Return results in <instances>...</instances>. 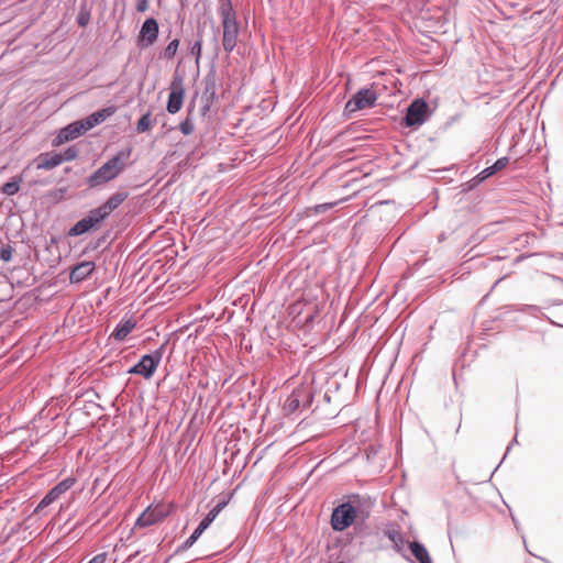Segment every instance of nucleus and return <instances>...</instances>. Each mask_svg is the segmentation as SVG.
<instances>
[{
    "label": "nucleus",
    "instance_id": "f257e3e1",
    "mask_svg": "<svg viewBox=\"0 0 563 563\" xmlns=\"http://www.w3.org/2000/svg\"><path fill=\"white\" fill-rule=\"evenodd\" d=\"M219 13L223 29L222 46L229 54L236 47L240 26L230 0H221Z\"/></svg>",
    "mask_w": 563,
    "mask_h": 563
},
{
    "label": "nucleus",
    "instance_id": "f03ea898",
    "mask_svg": "<svg viewBox=\"0 0 563 563\" xmlns=\"http://www.w3.org/2000/svg\"><path fill=\"white\" fill-rule=\"evenodd\" d=\"M129 154L124 155L123 152H120L111 157L87 178V185L90 188H96L115 179L124 170V157H128Z\"/></svg>",
    "mask_w": 563,
    "mask_h": 563
},
{
    "label": "nucleus",
    "instance_id": "7ed1b4c3",
    "mask_svg": "<svg viewBox=\"0 0 563 563\" xmlns=\"http://www.w3.org/2000/svg\"><path fill=\"white\" fill-rule=\"evenodd\" d=\"M163 347L156 350L151 354H145L141 357L139 363L132 366L128 373L136 374L143 376L145 379H150L154 373L156 372L161 361H162V352Z\"/></svg>",
    "mask_w": 563,
    "mask_h": 563
},
{
    "label": "nucleus",
    "instance_id": "20e7f679",
    "mask_svg": "<svg viewBox=\"0 0 563 563\" xmlns=\"http://www.w3.org/2000/svg\"><path fill=\"white\" fill-rule=\"evenodd\" d=\"M106 219V216L99 208L92 209L85 218L79 220L74 227L69 229L68 235L79 236L89 232L90 230H97Z\"/></svg>",
    "mask_w": 563,
    "mask_h": 563
},
{
    "label": "nucleus",
    "instance_id": "39448f33",
    "mask_svg": "<svg viewBox=\"0 0 563 563\" xmlns=\"http://www.w3.org/2000/svg\"><path fill=\"white\" fill-rule=\"evenodd\" d=\"M377 93L369 88L360 89L345 104V112L351 114L356 111L368 109L375 106Z\"/></svg>",
    "mask_w": 563,
    "mask_h": 563
},
{
    "label": "nucleus",
    "instance_id": "423d86ee",
    "mask_svg": "<svg viewBox=\"0 0 563 563\" xmlns=\"http://www.w3.org/2000/svg\"><path fill=\"white\" fill-rule=\"evenodd\" d=\"M356 517L355 508L350 503H344L334 508L331 516L332 529L343 531L350 527Z\"/></svg>",
    "mask_w": 563,
    "mask_h": 563
},
{
    "label": "nucleus",
    "instance_id": "0eeeda50",
    "mask_svg": "<svg viewBox=\"0 0 563 563\" xmlns=\"http://www.w3.org/2000/svg\"><path fill=\"white\" fill-rule=\"evenodd\" d=\"M184 95H185V88H184V79L181 76L176 75L172 82H170V92L168 96L167 101V111L170 114L177 113L184 103Z\"/></svg>",
    "mask_w": 563,
    "mask_h": 563
},
{
    "label": "nucleus",
    "instance_id": "6e6552de",
    "mask_svg": "<svg viewBox=\"0 0 563 563\" xmlns=\"http://www.w3.org/2000/svg\"><path fill=\"white\" fill-rule=\"evenodd\" d=\"M428 104L422 99L415 100L408 108L405 117V124L407 126H419L424 123L427 119Z\"/></svg>",
    "mask_w": 563,
    "mask_h": 563
},
{
    "label": "nucleus",
    "instance_id": "1a4fd4ad",
    "mask_svg": "<svg viewBox=\"0 0 563 563\" xmlns=\"http://www.w3.org/2000/svg\"><path fill=\"white\" fill-rule=\"evenodd\" d=\"M159 33V26L157 21L154 18L146 19L140 30L139 33V45L142 47H147L153 45Z\"/></svg>",
    "mask_w": 563,
    "mask_h": 563
},
{
    "label": "nucleus",
    "instance_id": "9d476101",
    "mask_svg": "<svg viewBox=\"0 0 563 563\" xmlns=\"http://www.w3.org/2000/svg\"><path fill=\"white\" fill-rule=\"evenodd\" d=\"M167 512L158 507L148 506L136 519L135 528H146L163 521L167 517Z\"/></svg>",
    "mask_w": 563,
    "mask_h": 563
},
{
    "label": "nucleus",
    "instance_id": "9b49d317",
    "mask_svg": "<svg viewBox=\"0 0 563 563\" xmlns=\"http://www.w3.org/2000/svg\"><path fill=\"white\" fill-rule=\"evenodd\" d=\"M82 134V125L76 121L59 130L53 140L54 146H59L65 142L71 141Z\"/></svg>",
    "mask_w": 563,
    "mask_h": 563
},
{
    "label": "nucleus",
    "instance_id": "f8f14e48",
    "mask_svg": "<svg viewBox=\"0 0 563 563\" xmlns=\"http://www.w3.org/2000/svg\"><path fill=\"white\" fill-rule=\"evenodd\" d=\"M95 269L93 262L85 261L74 266L69 279L71 283H80L89 277Z\"/></svg>",
    "mask_w": 563,
    "mask_h": 563
},
{
    "label": "nucleus",
    "instance_id": "ddd939ff",
    "mask_svg": "<svg viewBox=\"0 0 563 563\" xmlns=\"http://www.w3.org/2000/svg\"><path fill=\"white\" fill-rule=\"evenodd\" d=\"M508 163H509L508 157L498 158L492 166L486 167L475 178L472 179L473 185L471 186V188L476 186L477 184L482 183L486 178L493 176L498 170H501L503 168H505L508 165Z\"/></svg>",
    "mask_w": 563,
    "mask_h": 563
},
{
    "label": "nucleus",
    "instance_id": "4468645a",
    "mask_svg": "<svg viewBox=\"0 0 563 563\" xmlns=\"http://www.w3.org/2000/svg\"><path fill=\"white\" fill-rule=\"evenodd\" d=\"M136 327V322L132 318L124 317L115 327L111 336L117 341H124L126 336Z\"/></svg>",
    "mask_w": 563,
    "mask_h": 563
},
{
    "label": "nucleus",
    "instance_id": "2eb2a0df",
    "mask_svg": "<svg viewBox=\"0 0 563 563\" xmlns=\"http://www.w3.org/2000/svg\"><path fill=\"white\" fill-rule=\"evenodd\" d=\"M128 198V192L120 191L113 194L103 205L98 207L101 212L108 218L112 211L119 208Z\"/></svg>",
    "mask_w": 563,
    "mask_h": 563
},
{
    "label": "nucleus",
    "instance_id": "dca6fc26",
    "mask_svg": "<svg viewBox=\"0 0 563 563\" xmlns=\"http://www.w3.org/2000/svg\"><path fill=\"white\" fill-rule=\"evenodd\" d=\"M128 198V192L120 191L113 194L103 205L98 207L101 212L108 218L112 211L119 208Z\"/></svg>",
    "mask_w": 563,
    "mask_h": 563
},
{
    "label": "nucleus",
    "instance_id": "f3484780",
    "mask_svg": "<svg viewBox=\"0 0 563 563\" xmlns=\"http://www.w3.org/2000/svg\"><path fill=\"white\" fill-rule=\"evenodd\" d=\"M35 162L37 169L48 170L59 166L62 158H59V154L57 153H45L41 154Z\"/></svg>",
    "mask_w": 563,
    "mask_h": 563
},
{
    "label": "nucleus",
    "instance_id": "a211bd4d",
    "mask_svg": "<svg viewBox=\"0 0 563 563\" xmlns=\"http://www.w3.org/2000/svg\"><path fill=\"white\" fill-rule=\"evenodd\" d=\"M216 96V84L214 80L206 79L205 92L201 97V101L203 102L201 107L202 114H206L210 110L211 102Z\"/></svg>",
    "mask_w": 563,
    "mask_h": 563
},
{
    "label": "nucleus",
    "instance_id": "6ab92c4d",
    "mask_svg": "<svg viewBox=\"0 0 563 563\" xmlns=\"http://www.w3.org/2000/svg\"><path fill=\"white\" fill-rule=\"evenodd\" d=\"M409 549L419 563H431L429 552L422 543L412 541L409 543Z\"/></svg>",
    "mask_w": 563,
    "mask_h": 563
},
{
    "label": "nucleus",
    "instance_id": "aec40b11",
    "mask_svg": "<svg viewBox=\"0 0 563 563\" xmlns=\"http://www.w3.org/2000/svg\"><path fill=\"white\" fill-rule=\"evenodd\" d=\"M76 483L74 477H67L55 485L51 490V495H54L58 499L63 494L69 490Z\"/></svg>",
    "mask_w": 563,
    "mask_h": 563
},
{
    "label": "nucleus",
    "instance_id": "412c9836",
    "mask_svg": "<svg viewBox=\"0 0 563 563\" xmlns=\"http://www.w3.org/2000/svg\"><path fill=\"white\" fill-rule=\"evenodd\" d=\"M208 527L202 521H200V523L195 529V531L191 533V536L184 542L183 548L184 549L191 548L195 544V542L200 538V536L205 532V530Z\"/></svg>",
    "mask_w": 563,
    "mask_h": 563
},
{
    "label": "nucleus",
    "instance_id": "4be33fe9",
    "mask_svg": "<svg viewBox=\"0 0 563 563\" xmlns=\"http://www.w3.org/2000/svg\"><path fill=\"white\" fill-rule=\"evenodd\" d=\"M20 183L21 178L5 183L1 188L2 194L7 196L15 195L20 190Z\"/></svg>",
    "mask_w": 563,
    "mask_h": 563
},
{
    "label": "nucleus",
    "instance_id": "5701e85b",
    "mask_svg": "<svg viewBox=\"0 0 563 563\" xmlns=\"http://www.w3.org/2000/svg\"><path fill=\"white\" fill-rule=\"evenodd\" d=\"M225 503H219L216 507H213L208 515L201 520L207 527H209L212 521L217 518V516L220 514L222 508L224 507Z\"/></svg>",
    "mask_w": 563,
    "mask_h": 563
},
{
    "label": "nucleus",
    "instance_id": "b1692460",
    "mask_svg": "<svg viewBox=\"0 0 563 563\" xmlns=\"http://www.w3.org/2000/svg\"><path fill=\"white\" fill-rule=\"evenodd\" d=\"M151 125H152L151 113L146 112L139 120V122L136 124V130L139 133H143V132H146L151 128Z\"/></svg>",
    "mask_w": 563,
    "mask_h": 563
},
{
    "label": "nucleus",
    "instance_id": "393cba45",
    "mask_svg": "<svg viewBox=\"0 0 563 563\" xmlns=\"http://www.w3.org/2000/svg\"><path fill=\"white\" fill-rule=\"evenodd\" d=\"M58 154L59 158H62V163L69 162L78 156V150L75 146H69Z\"/></svg>",
    "mask_w": 563,
    "mask_h": 563
},
{
    "label": "nucleus",
    "instance_id": "a878e982",
    "mask_svg": "<svg viewBox=\"0 0 563 563\" xmlns=\"http://www.w3.org/2000/svg\"><path fill=\"white\" fill-rule=\"evenodd\" d=\"M113 113V110L111 108H106L100 111L93 112L92 121H95L97 124L102 123L108 117H110Z\"/></svg>",
    "mask_w": 563,
    "mask_h": 563
},
{
    "label": "nucleus",
    "instance_id": "bb28decb",
    "mask_svg": "<svg viewBox=\"0 0 563 563\" xmlns=\"http://www.w3.org/2000/svg\"><path fill=\"white\" fill-rule=\"evenodd\" d=\"M178 46L179 40L175 38L172 42H169L164 51V57L167 59H172L176 55Z\"/></svg>",
    "mask_w": 563,
    "mask_h": 563
},
{
    "label": "nucleus",
    "instance_id": "cd10ccee",
    "mask_svg": "<svg viewBox=\"0 0 563 563\" xmlns=\"http://www.w3.org/2000/svg\"><path fill=\"white\" fill-rule=\"evenodd\" d=\"M179 130L185 135L191 134L195 130V124L192 120L190 118H186L184 121L180 122Z\"/></svg>",
    "mask_w": 563,
    "mask_h": 563
},
{
    "label": "nucleus",
    "instance_id": "c85d7f7f",
    "mask_svg": "<svg viewBox=\"0 0 563 563\" xmlns=\"http://www.w3.org/2000/svg\"><path fill=\"white\" fill-rule=\"evenodd\" d=\"M55 500H57L56 497L54 495H51V490H48V493L42 498V500L37 505L35 511H38V510L49 506Z\"/></svg>",
    "mask_w": 563,
    "mask_h": 563
},
{
    "label": "nucleus",
    "instance_id": "c756f323",
    "mask_svg": "<svg viewBox=\"0 0 563 563\" xmlns=\"http://www.w3.org/2000/svg\"><path fill=\"white\" fill-rule=\"evenodd\" d=\"M55 500H57L56 497L54 495H51V490H48V493L42 498V500L37 505L35 511H38V510L49 506Z\"/></svg>",
    "mask_w": 563,
    "mask_h": 563
},
{
    "label": "nucleus",
    "instance_id": "7c9ffc66",
    "mask_svg": "<svg viewBox=\"0 0 563 563\" xmlns=\"http://www.w3.org/2000/svg\"><path fill=\"white\" fill-rule=\"evenodd\" d=\"M55 500H57L56 497L54 495H51V490H48V493L42 498V500L37 505L35 511H38V510L49 506Z\"/></svg>",
    "mask_w": 563,
    "mask_h": 563
},
{
    "label": "nucleus",
    "instance_id": "2f4dec72",
    "mask_svg": "<svg viewBox=\"0 0 563 563\" xmlns=\"http://www.w3.org/2000/svg\"><path fill=\"white\" fill-rule=\"evenodd\" d=\"M300 405V400L297 396L295 395H291L288 399H287V402H286V408L289 410V411H295Z\"/></svg>",
    "mask_w": 563,
    "mask_h": 563
},
{
    "label": "nucleus",
    "instance_id": "473e14b6",
    "mask_svg": "<svg viewBox=\"0 0 563 563\" xmlns=\"http://www.w3.org/2000/svg\"><path fill=\"white\" fill-rule=\"evenodd\" d=\"M12 253H13V250H12V247L10 245L3 246L0 250V258L3 262H9L12 258Z\"/></svg>",
    "mask_w": 563,
    "mask_h": 563
},
{
    "label": "nucleus",
    "instance_id": "72a5a7b5",
    "mask_svg": "<svg viewBox=\"0 0 563 563\" xmlns=\"http://www.w3.org/2000/svg\"><path fill=\"white\" fill-rule=\"evenodd\" d=\"M79 122L82 125V134L85 132L89 131L90 129H92L95 125H97V123L95 121H92L91 114L89 117H87L85 120H81Z\"/></svg>",
    "mask_w": 563,
    "mask_h": 563
},
{
    "label": "nucleus",
    "instance_id": "f704fd0d",
    "mask_svg": "<svg viewBox=\"0 0 563 563\" xmlns=\"http://www.w3.org/2000/svg\"><path fill=\"white\" fill-rule=\"evenodd\" d=\"M79 122L82 125V134L85 132L89 131L90 129H92L95 125H97V123L95 121H92L91 114L89 117H87L85 120H81Z\"/></svg>",
    "mask_w": 563,
    "mask_h": 563
},
{
    "label": "nucleus",
    "instance_id": "c9c22d12",
    "mask_svg": "<svg viewBox=\"0 0 563 563\" xmlns=\"http://www.w3.org/2000/svg\"><path fill=\"white\" fill-rule=\"evenodd\" d=\"M148 9V0H137L136 3V11L137 12H145Z\"/></svg>",
    "mask_w": 563,
    "mask_h": 563
},
{
    "label": "nucleus",
    "instance_id": "e433bc0d",
    "mask_svg": "<svg viewBox=\"0 0 563 563\" xmlns=\"http://www.w3.org/2000/svg\"><path fill=\"white\" fill-rule=\"evenodd\" d=\"M89 21V14L87 13H79L77 16V22L80 26H86Z\"/></svg>",
    "mask_w": 563,
    "mask_h": 563
},
{
    "label": "nucleus",
    "instance_id": "4c0bfd02",
    "mask_svg": "<svg viewBox=\"0 0 563 563\" xmlns=\"http://www.w3.org/2000/svg\"><path fill=\"white\" fill-rule=\"evenodd\" d=\"M335 203H332V202H329V203H321V205H318L314 207V211L317 213L319 212H323V211H327L329 210L330 208H332Z\"/></svg>",
    "mask_w": 563,
    "mask_h": 563
},
{
    "label": "nucleus",
    "instance_id": "58836bf2",
    "mask_svg": "<svg viewBox=\"0 0 563 563\" xmlns=\"http://www.w3.org/2000/svg\"><path fill=\"white\" fill-rule=\"evenodd\" d=\"M191 54L197 56V59L200 57L201 54V41H197L192 47H191Z\"/></svg>",
    "mask_w": 563,
    "mask_h": 563
},
{
    "label": "nucleus",
    "instance_id": "ea45409f",
    "mask_svg": "<svg viewBox=\"0 0 563 563\" xmlns=\"http://www.w3.org/2000/svg\"><path fill=\"white\" fill-rule=\"evenodd\" d=\"M107 559L106 553H99L95 555L88 563H104Z\"/></svg>",
    "mask_w": 563,
    "mask_h": 563
},
{
    "label": "nucleus",
    "instance_id": "a19ab883",
    "mask_svg": "<svg viewBox=\"0 0 563 563\" xmlns=\"http://www.w3.org/2000/svg\"><path fill=\"white\" fill-rule=\"evenodd\" d=\"M301 302H295L291 307H290V311L289 313L290 314H299L301 312Z\"/></svg>",
    "mask_w": 563,
    "mask_h": 563
},
{
    "label": "nucleus",
    "instance_id": "79ce46f5",
    "mask_svg": "<svg viewBox=\"0 0 563 563\" xmlns=\"http://www.w3.org/2000/svg\"><path fill=\"white\" fill-rule=\"evenodd\" d=\"M338 563H344V562H338Z\"/></svg>",
    "mask_w": 563,
    "mask_h": 563
}]
</instances>
